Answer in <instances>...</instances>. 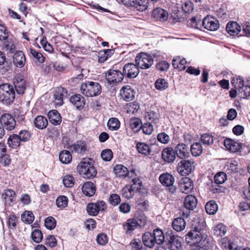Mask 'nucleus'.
Instances as JSON below:
<instances>
[{
  "label": "nucleus",
  "mask_w": 250,
  "mask_h": 250,
  "mask_svg": "<svg viewBox=\"0 0 250 250\" xmlns=\"http://www.w3.org/2000/svg\"><path fill=\"white\" fill-rule=\"evenodd\" d=\"M192 229L189 232H196L205 233L206 229V223L202 218H195L192 224Z\"/></svg>",
  "instance_id": "nucleus-21"
},
{
  "label": "nucleus",
  "mask_w": 250,
  "mask_h": 250,
  "mask_svg": "<svg viewBox=\"0 0 250 250\" xmlns=\"http://www.w3.org/2000/svg\"><path fill=\"white\" fill-rule=\"evenodd\" d=\"M224 145L227 149L232 152H237L241 148V146L239 143L229 138L224 140Z\"/></svg>",
  "instance_id": "nucleus-25"
},
{
  "label": "nucleus",
  "mask_w": 250,
  "mask_h": 250,
  "mask_svg": "<svg viewBox=\"0 0 250 250\" xmlns=\"http://www.w3.org/2000/svg\"><path fill=\"white\" fill-rule=\"evenodd\" d=\"M165 245L169 250H181L182 247L181 239L172 232L166 233Z\"/></svg>",
  "instance_id": "nucleus-7"
},
{
  "label": "nucleus",
  "mask_w": 250,
  "mask_h": 250,
  "mask_svg": "<svg viewBox=\"0 0 250 250\" xmlns=\"http://www.w3.org/2000/svg\"><path fill=\"white\" fill-rule=\"evenodd\" d=\"M139 67L133 63H128L125 65L123 68V74L124 77L128 78H136L139 73Z\"/></svg>",
  "instance_id": "nucleus-14"
},
{
  "label": "nucleus",
  "mask_w": 250,
  "mask_h": 250,
  "mask_svg": "<svg viewBox=\"0 0 250 250\" xmlns=\"http://www.w3.org/2000/svg\"><path fill=\"white\" fill-rule=\"evenodd\" d=\"M21 141L18 134H12L10 135L7 140V144L8 146L12 148H17L19 147Z\"/></svg>",
  "instance_id": "nucleus-34"
},
{
  "label": "nucleus",
  "mask_w": 250,
  "mask_h": 250,
  "mask_svg": "<svg viewBox=\"0 0 250 250\" xmlns=\"http://www.w3.org/2000/svg\"><path fill=\"white\" fill-rule=\"evenodd\" d=\"M137 10L144 11L150 7V4L148 0H136L133 5Z\"/></svg>",
  "instance_id": "nucleus-41"
},
{
  "label": "nucleus",
  "mask_w": 250,
  "mask_h": 250,
  "mask_svg": "<svg viewBox=\"0 0 250 250\" xmlns=\"http://www.w3.org/2000/svg\"><path fill=\"white\" fill-rule=\"evenodd\" d=\"M130 246L132 250H141V249L144 247L143 246L141 241L137 239L132 240L130 243Z\"/></svg>",
  "instance_id": "nucleus-59"
},
{
  "label": "nucleus",
  "mask_w": 250,
  "mask_h": 250,
  "mask_svg": "<svg viewBox=\"0 0 250 250\" xmlns=\"http://www.w3.org/2000/svg\"><path fill=\"white\" fill-rule=\"evenodd\" d=\"M45 227L50 229H53L56 226V220L53 217H48L44 220Z\"/></svg>",
  "instance_id": "nucleus-53"
},
{
  "label": "nucleus",
  "mask_w": 250,
  "mask_h": 250,
  "mask_svg": "<svg viewBox=\"0 0 250 250\" xmlns=\"http://www.w3.org/2000/svg\"><path fill=\"white\" fill-rule=\"evenodd\" d=\"M122 196L126 199H131L134 195V191L129 185L125 186L122 190Z\"/></svg>",
  "instance_id": "nucleus-47"
},
{
  "label": "nucleus",
  "mask_w": 250,
  "mask_h": 250,
  "mask_svg": "<svg viewBox=\"0 0 250 250\" xmlns=\"http://www.w3.org/2000/svg\"><path fill=\"white\" fill-rule=\"evenodd\" d=\"M146 223V217L143 213L135 214V216L130 218L123 224V229L126 234L130 235L138 228L144 227Z\"/></svg>",
  "instance_id": "nucleus-1"
},
{
  "label": "nucleus",
  "mask_w": 250,
  "mask_h": 250,
  "mask_svg": "<svg viewBox=\"0 0 250 250\" xmlns=\"http://www.w3.org/2000/svg\"><path fill=\"white\" fill-rule=\"evenodd\" d=\"M30 53L33 57L36 58L39 62L43 63L45 61V57L42 55V53L36 51L34 49L31 48L30 49Z\"/></svg>",
  "instance_id": "nucleus-60"
},
{
  "label": "nucleus",
  "mask_w": 250,
  "mask_h": 250,
  "mask_svg": "<svg viewBox=\"0 0 250 250\" xmlns=\"http://www.w3.org/2000/svg\"><path fill=\"white\" fill-rule=\"evenodd\" d=\"M193 185L192 181L188 177L182 179L180 185V188L182 192L188 193L193 189Z\"/></svg>",
  "instance_id": "nucleus-27"
},
{
  "label": "nucleus",
  "mask_w": 250,
  "mask_h": 250,
  "mask_svg": "<svg viewBox=\"0 0 250 250\" xmlns=\"http://www.w3.org/2000/svg\"><path fill=\"white\" fill-rule=\"evenodd\" d=\"M82 191L86 196H92L96 192L95 185L91 182H85L82 187Z\"/></svg>",
  "instance_id": "nucleus-30"
},
{
  "label": "nucleus",
  "mask_w": 250,
  "mask_h": 250,
  "mask_svg": "<svg viewBox=\"0 0 250 250\" xmlns=\"http://www.w3.org/2000/svg\"><path fill=\"white\" fill-rule=\"evenodd\" d=\"M59 159L62 163L67 164L71 161L72 156L69 151L64 150L60 153Z\"/></svg>",
  "instance_id": "nucleus-44"
},
{
  "label": "nucleus",
  "mask_w": 250,
  "mask_h": 250,
  "mask_svg": "<svg viewBox=\"0 0 250 250\" xmlns=\"http://www.w3.org/2000/svg\"><path fill=\"white\" fill-rule=\"evenodd\" d=\"M13 83L16 91L18 94L22 95L24 93L26 88L25 80L22 76H16L13 81Z\"/></svg>",
  "instance_id": "nucleus-15"
},
{
  "label": "nucleus",
  "mask_w": 250,
  "mask_h": 250,
  "mask_svg": "<svg viewBox=\"0 0 250 250\" xmlns=\"http://www.w3.org/2000/svg\"><path fill=\"white\" fill-rule=\"evenodd\" d=\"M203 26L210 31H216L219 27L218 21L214 17L207 16L203 21Z\"/></svg>",
  "instance_id": "nucleus-16"
},
{
  "label": "nucleus",
  "mask_w": 250,
  "mask_h": 250,
  "mask_svg": "<svg viewBox=\"0 0 250 250\" xmlns=\"http://www.w3.org/2000/svg\"><path fill=\"white\" fill-rule=\"evenodd\" d=\"M79 173L83 178L90 179L95 177L97 173L91 159H84L77 166Z\"/></svg>",
  "instance_id": "nucleus-2"
},
{
  "label": "nucleus",
  "mask_w": 250,
  "mask_h": 250,
  "mask_svg": "<svg viewBox=\"0 0 250 250\" xmlns=\"http://www.w3.org/2000/svg\"><path fill=\"white\" fill-rule=\"evenodd\" d=\"M80 91L86 97H95L101 93L102 86L98 82L85 81L81 84Z\"/></svg>",
  "instance_id": "nucleus-3"
},
{
  "label": "nucleus",
  "mask_w": 250,
  "mask_h": 250,
  "mask_svg": "<svg viewBox=\"0 0 250 250\" xmlns=\"http://www.w3.org/2000/svg\"><path fill=\"white\" fill-rule=\"evenodd\" d=\"M157 140L162 144H167L170 141L169 136L165 132L159 133L157 135Z\"/></svg>",
  "instance_id": "nucleus-61"
},
{
  "label": "nucleus",
  "mask_w": 250,
  "mask_h": 250,
  "mask_svg": "<svg viewBox=\"0 0 250 250\" xmlns=\"http://www.w3.org/2000/svg\"><path fill=\"white\" fill-rule=\"evenodd\" d=\"M232 83L235 88L237 89L239 95L242 98H246L250 96V86L244 84V80L240 77L233 78Z\"/></svg>",
  "instance_id": "nucleus-9"
},
{
  "label": "nucleus",
  "mask_w": 250,
  "mask_h": 250,
  "mask_svg": "<svg viewBox=\"0 0 250 250\" xmlns=\"http://www.w3.org/2000/svg\"><path fill=\"white\" fill-rule=\"evenodd\" d=\"M152 57L146 53L141 52L135 58V62L138 66L143 69L150 68L153 64Z\"/></svg>",
  "instance_id": "nucleus-8"
},
{
  "label": "nucleus",
  "mask_w": 250,
  "mask_h": 250,
  "mask_svg": "<svg viewBox=\"0 0 250 250\" xmlns=\"http://www.w3.org/2000/svg\"><path fill=\"white\" fill-rule=\"evenodd\" d=\"M144 133L146 135H150L153 130V127L151 123H146L142 126Z\"/></svg>",
  "instance_id": "nucleus-63"
},
{
  "label": "nucleus",
  "mask_w": 250,
  "mask_h": 250,
  "mask_svg": "<svg viewBox=\"0 0 250 250\" xmlns=\"http://www.w3.org/2000/svg\"><path fill=\"white\" fill-rule=\"evenodd\" d=\"M15 98V91L13 85L5 83L0 85V102L9 105Z\"/></svg>",
  "instance_id": "nucleus-4"
},
{
  "label": "nucleus",
  "mask_w": 250,
  "mask_h": 250,
  "mask_svg": "<svg viewBox=\"0 0 250 250\" xmlns=\"http://www.w3.org/2000/svg\"><path fill=\"white\" fill-rule=\"evenodd\" d=\"M213 231L214 235L217 236H223L226 233V227L222 224H219L214 228Z\"/></svg>",
  "instance_id": "nucleus-49"
},
{
  "label": "nucleus",
  "mask_w": 250,
  "mask_h": 250,
  "mask_svg": "<svg viewBox=\"0 0 250 250\" xmlns=\"http://www.w3.org/2000/svg\"><path fill=\"white\" fill-rule=\"evenodd\" d=\"M155 86L157 89L163 91L168 87V83L164 79L160 78L155 82Z\"/></svg>",
  "instance_id": "nucleus-50"
},
{
  "label": "nucleus",
  "mask_w": 250,
  "mask_h": 250,
  "mask_svg": "<svg viewBox=\"0 0 250 250\" xmlns=\"http://www.w3.org/2000/svg\"><path fill=\"white\" fill-rule=\"evenodd\" d=\"M18 221V218L14 214H10L8 218V224L9 227L12 229L16 228L17 223Z\"/></svg>",
  "instance_id": "nucleus-62"
},
{
  "label": "nucleus",
  "mask_w": 250,
  "mask_h": 250,
  "mask_svg": "<svg viewBox=\"0 0 250 250\" xmlns=\"http://www.w3.org/2000/svg\"><path fill=\"white\" fill-rule=\"evenodd\" d=\"M161 184L166 187V191L170 195H175L177 192L176 186L174 185L175 178L170 173L165 172L161 174L159 178Z\"/></svg>",
  "instance_id": "nucleus-6"
},
{
  "label": "nucleus",
  "mask_w": 250,
  "mask_h": 250,
  "mask_svg": "<svg viewBox=\"0 0 250 250\" xmlns=\"http://www.w3.org/2000/svg\"><path fill=\"white\" fill-rule=\"evenodd\" d=\"M56 202L58 208H64L67 206L68 199L65 196H60L57 198Z\"/></svg>",
  "instance_id": "nucleus-55"
},
{
  "label": "nucleus",
  "mask_w": 250,
  "mask_h": 250,
  "mask_svg": "<svg viewBox=\"0 0 250 250\" xmlns=\"http://www.w3.org/2000/svg\"><path fill=\"white\" fill-rule=\"evenodd\" d=\"M145 117L146 120L150 121L154 124L159 122V114L153 111L149 110L146 112Z\"/></svg>",
  "instance_id": "nucleus-43"
},
{
  "label": "nucleus",
  "mask_w": 250,
  "mask_h": 250,
  "mask_svg": "<svg viewBox=\"0 0 250 250\" xmlns=\"http://www.w3.org/2000/svg\"><path fill=\"white\" fill-rule=\"evenodd\" d=\"M34 123L37 128L43 129L46 127L48 125V121L46 117L40 115L34 119Z\"/></svg>",
  "instance_id": "nucleus-38"
},
{
  "label": "nucleus",
  "mask_w": 250,
  "mask_h": 250,
  "mask_svg": "<svg viewBox=\"0 0 250 250\" xmlns=\"http://www.w3.org/2000/svg\"><path fill=\"white\" fill-rule=\"evenodd\" d=\"M63 183L65 187H72L74 185V178L70 175H66L63 179Z\"/></svg>",
  "instance_id": "nucleus-64"
},
{
  "label": "nucleus",
  "mask_w": 250,
  "mask_h": 250,
  "mask_svg": "<svg viewBox=\"0 0 250 250\" xmlns=\"http://www.w3.org/2000/svg\"><path fill=\"white\" fill-rule=\"evenodd\" d=\"M151 233L153 237L155 244H157L160 245L163 243L164 241L165 242L166 236H164L163 232L160 229H154Z\"/></svg>",
  "instance_id": "nucleus-35"
},
{
  "label": "nucleus",
  "mask_w": 250,
  "mask_h": 250,
  "mask_svg": "<svg viewBox=\"0 0 250 250\" xmlns=\"http://www.w3.org/2000/svg\"><path fill=\"white\" fill-rule=\"evenodd\" d=\"M120 94L125 101L128 102L134 98L135 92L130 85H127L121 89Z\"/></svg>",
  "instance_id": "nucleus-20"
},
{
  "label": "nucleus",
  "mask_w": 250,
  "mask_h": 250,
  "mask_svg": "<svg viewBox=\"0 0 250 250\" xmlns=\"http://www.w3.org/2000/svg\"><path fill=\"white\" fill-rule=\"evenodd\" d=\"M101 157L104 161H110L113 158V153L110 149H106L102 151Z\"/></svg>",
  "instance_id": "nucleus-56"
},
{
  "label": "nucleus",
  "mask_w": 250,
  "mask_h": 250,
  "mask_svg": "<svg viewBox=\"0 0 250 250\" xmlns=\"http://www.w3.org/2000/svg\"><path fill=\"white\" fill-rule=\"evenodd\" d=\"M21 219L23 222L31 224L34 220V216L31 212L25 211L21 215Z\"/></svg>",
  "instance_id": "nucleus-57"
},
{
  "label": "nucleus",
  "mask_w": 250,
  "mask_h": 250,
  "mask_svg": "<svg viewBox=\"0 0 250 250\" xmlns=\"http://www.w3.org/2000/svg\"><path fill=\"white\" fill-rule=\"evenodd\" d=\"M227 180V175L224 172L216 173L214 176V182L217 184H222Z\"/></svg>",
  "instance_id": "nucleus-52"
},
{
  "label": "nucleus",
  "mask_w": 250,
  "mask_h": 250,
  "mask_svg": "<svg viewBox=\"0 0 250 250\" xmlns=\"http://www.w3.org/2000/svg\"><path fill=\"white\" fill-rule=\"evenodd\" d=\"M69 148L72 152L83 154L87 150V146L85 142L78 141L70 146Z\"/></svg>",
  "instance_id": "nucleus-23"
},
{
  "label": "nucleus",
  "mask_w": 250,
  "mask_h": 250,
  "mask_svg": "<svg viewBox=\"0 0 250 250\" xmlns=\"http://www.w3.org/2000/svg\"><path fill=\"white\" fill-rule=\"evenodd\" d=\"M31 238L33 241L37 243L41 242L43 238L41 230L38 229H34L31 233Z\"/></svg>",
  "instance_id": "nucleus-51"
},
{
  "label": "nucleus",
  "mask_w": 250,
  "mask_h": 250,
  "mask_svg": "<svg viewBox=\"0 0 250 250\" xmlns=\"http://www.w3.org/2000/svg\"><path fill=\"white\" fill-rule=\"evenodd\" d=\"M176 153L174 149L171 147L164 148L162 152V157L163 160L167 163L173 162L176 158Z\"/></svg>",
  "instance_id": "nucleus-22"
},
{
  "label": "nucleus",
  "mask_w": 250,
  "mask_h": 250,
  "mask_svg": "<svg viewBox=\"0 0 250 250\" xmlns=\"http://www.w3.org/2000/svg\"><path fill=\"white\" fill-rule=\"evenodd\" d=\"M15 194V192L12 189H7L4 190V192L2 195V197L6 205L10 206L11 205L14 201Z\"/></svg>",
  "instance_id": "nucleus-32"
},
{
  "label": "nucleus",
  "mask_w": 250,
  "mask_h": 250,
  "mask_svg": "<svg viewBox=\"0 0 250 250\" xmlns=\"http://www.w3.org/2000/svg\"><path fill=\"white\" fill-rule=\"evenodd\" d=\"M197 205V199L192 195H188L186 197L184 201V207L189 210H193Z\"/></svg>",
  "instance_id": "nucleus-26"
},
{
  "label": "nucleus",
  "mask_w": 250,
  "mask_h": 250,
  "mask_svg": "<svg viewBox=\"0 0 250 250\" xmlns=\"http://www.w3.org/2000/svg\"><path fill=\"white\" fill-rule=\"evenodd\" d=\"M168 14L167 12L161 8H156L152 13V17L155 20L160 21H165L168 18Z\"/></svg>",
  "instance_id": "nucleus-24"
},
{
  "label": "nucleus",
  "mask_w": 250,
  "mask_h": 250,
  "mask_svg": "<svg viewBox=\"0 0 250 250\" xmlns=\"http://www.w3.org/2000/svg\"><path fill=\"white\" fill-rule=\"evenodd\" d=\"M174 151L177 157L181 159H186L189 156L188 147L183 143L177 144L174 148Z\"/></svg>",
  "instance_id": "nucleus-18"
},
{
  "label": "nucleus",
  "mask_w": 250,
  "mask_h": 250,
  "mask_svg": "<svg viewBox=\"0 0 250 250\" xmlns=\"http://www.w3.org/2000/svg\"><path fill=\"white\" fill-rule=\"evenodd\" d=\"M105 76L108 83L115 84L121 82L124 79V74L119 70L110 69L105 74Z\"/></svg>",
  "instance_id": "nucleus-11"
},
{
  "label": "nucleus",
  "mask_w": 250,
  "mask_h": 250,
  "mask_svg": "<svg viewBox=\"0 0 250 250\" xmlns=\"http://www.w3.org/2000/svg\"><path fill=\"white\" fill-rule=\"evenodd\" d=\"M226 30L230 35L235 36L240 32L241 27L236 22L231 21L227 24Z\"/></svg>",
  "instance_id": "nucleus-31"
},
{
  "label": "nucleus",
  "mask_w": 250,
  "mask_h": 250,
  "mask_svg": "<svg viewBox=\"0 0 250 250\" xmlns=\"http://www.w3.org/2000/svg\"><path fill=\"white\" fill-rule=\"evenodd\" d=\"M189 160L182 159L178 163L177 169L179 173L182 176H186L191 173L194 170V166Z\"/></svg>",
  "instance_id": "nucleus-10"
},
{
  "label": "nucleus",
  "mask_w": 250,
  "mask_h": 250,
  "mask_svg": "<svg viewBox=\"0 0 250 250\" xmlns=\"http://www.w3.org/2000/svg\"><path fill=\"white\" fill-rule=\"evenodd\" d=\"M187 63L185 59H181L179 56L176 57L172 60L173 66L181 71L185 69Z\"/></svg>",
  "instance_id": "nucleus-40"
},
{
  "label": "nucleus",
  "mask_w": 250,
  "mask_h": 250,
  "mask_svg": "<svg viewBox=\"0 0 250 250\" xmlns=\"http://www.w3.org/2000/svg\"><path fill=\"white\" fill-rule=\"evenodd\" d=\"M67 96L66 89L62 87H57L54 91V103L56 105L61 106L63 104V100Z\"/></svg>",
  "instance_id": "nucleus-19"
},
{
  "label": "nucleus",
  "mask_w": 250,
  "mask_h": 250,
  "mask_svg": "<svg viewBox=\"0 0 250 250\" xmlns=\"http://www.w3.org/2000/svg\"><path fill=\"white\" fill-rule=\"evenodd\" d=\"M205 209L208 214H214L218 210V206L215 201L211 200L207 202Z\"/></svg>",
  "instance_id": "nucleus-42"
},
{
  "label": "nucleus",
  "mask_w": 250,
  "mask_h": 250,
  "mask_svg": "<svg viewBox=\"0 0 250 250\" xmlns=\"http://www.w3.org/2000/svg\"><path fill=\"white\" fill-rule=\"evenodd\" d=\"M114 172L117 177H133L135 175V170L134 169L128 171V169L122 165H117L114 168Z\"/></svg>",
  "instance_id": "nucleus-17"
},
{
  "label": "nucleus",
  "mask_w": 250,
  "mask_h": 250,
  "mask_svg": "<svg viewBox=\"0 0 250 250\" xmlns=\"http://www.w3.org/2000/svg\"><path fill=\"white\" fill-rule=\"evenodd\" d=\"M234 244L226 237L222 238L220 241V246L223 250H232Z\"/></svg>",
  "instance_id": "nucleus-45"
},
{
  "label": "nucleus",
  "mask_w": 250,
  "mask_h": 250,
  "mask_svg": "<svg viewBox=\"0 0 250 250\" xmlns=\"http://www.w3.org/2000/svg\"><path fill=\"white\" fill-rule=\"evenodd\" d=\"M70 102L74 105L77 108H83L85 104L84 98L80 94H75L70 98Z\"/></svg>",
  "instance_id": "nucleus-28"
},
{
  "label": "nucleus",
  "mask_w": 250,
  "mask_h": 250,
  "mask_svg": "<svg viewBox=\"0 0 250 250\" xmlns=\"http://www.w3.org/2000/svg\"><path fill=\"white\" fill-rule=\"evenodd\" d=\"M0 122L2 126L7 130H13L16 125V122L13 116L8 113H5L1 115Z\"/></svg>",
  "instance_id": "nucleus-12"
},
{
  "label": "nucleus",
  "mask_w": 250,
  "mask_h": 250,
  "mask_svg": "<svg viewBox=\"0 0 250 250\" xmlns=\"http://www.w3.org/2000/svg\"><path fill=\"white\" fill-rule=\"evenodd\" d=\"M136 148L139 153L146 156L149 155L151 152L149 146L145 143H137Z\"/></svg>",
  "instance_id": "nucleus-37"
},
{
  "label": "nucleus",
  "mask_w": 250,
  "mask_h": 250,
  "mask_svg": "<svg viewBox=\"0 0 250 250\" xmlns=\"http://www.w3.org/2000/svg\"><path fill=\"white\" fill-rule=\"evenodd\" d=\"M106 208L105 203L103 201H100L95 203H89L87 206L86 210L90 215L96 216L99 211L104 210Z\"/></svg>",
  "instance_id": "nucleus-13"
},
{
  "label": "nucleus",
  "mask_w": 250,
  "mask_h": 250,
  "mask_svg": "<svg viewBox=\"0 0 250 250\" xmlns=\"http://www.w3.org/2000/svg\"><path fill=\"white\" fill-rule=\"evenodd\" d=\"M48 117L50 122L53 125H58L61 123V116L56 110L50 111L48 113Z\"/></svg>",
  "instance_id": "nucleus-33"
},
{
  "label": "nucleus",
  "mask_w": 250,
  "mask_h": 250,
  "mask_svg": "<svg viewBox=\"0 0 250 250\" xmlns=\"http://www.w3.org/2000/svg\"><path fill=\"white\" fill-rule=\"evenodd\" d=\"M186 242L192 246L201 245L206 244L209 246V239L207 238L205 233L189 232L186 236Z\"/></svg>",
  "instance_id": "nucleus-5"
},
{
  "label": "nucleus",
  "mask_w": 250,
  "mask_h": 250,
  "mask_svg": "<svg viewBox=\"0 0 250 250\" xmlns=\"http://www.w3.org/2000/svg\"><path fill=\"white\" fill-rule=\"evenodd\" d=\"M190 151L193 156H198L203 152V147L199 143H195L191 146Z\"/></svg>",
  "instance_id": "nucleus-46"
},
{
  "label": "nucleus",
  "mask_w": 250,
  "mask_h": 250,
  "mask_svg": "<svg viewBox=\"0 0 250 250\" xmlns=\"http://www.w3.org/2000/svg\"><path fill=\"white\" fill-rule=\"evenodd\" d=\"M26 61L25 57L22 51L17 52L13 56V62L18 67L24 66Z\"/></svg>",
  "instance_id": "nucleus-29"
},
{
  "label": "nucleus",
  "mask_w": 250,
  "mask_h": 250,
  "mask_svg": "<svg viewBox=\"0 0 250 250\" xmlns=\"http://www.w3.org/2000/svg\"><path fill=\"white\" fill-rule=\"evenodd\" d=\"M186 226V221L181 217L175 218L172 222V227L173 229L178 232H180L184 230Z\"/></svg>",
  "instance_id": "nucleus-36"
},
{
  "label": "nucleus",
  "mask_w": 250,
  "mask_h": 250,
  "mask_svg": "<svg viewBox=\"0 0 250 250\" xmlns=\"http://www.w3.org/2000/svg\"><path fill=\"white\" fill-rule=\"evenodd\" d=\"M18 135L22 142H27L31 138V133L27 130H21Z\"/></svg>",
  "instance_id": "nucleus-58"
},
{
  "label": "nucleus",
  "mask_w": 250,
  "mask_h": 250,
  "mask_svg": "<svg viewBox=\"0 0 250 250\" xmlns=\"http://www.w3.org/2000/svg\"><path fill=\"white\" fill-rule=\"evenodd\" d=\"M201 140L204 145L210 146L213 143V137L208 134H204L201 136Z\"/></svg>",
  "instance_id": "nucleus-54"
},
{
  "label": "nucleus",
  "mask_w": 250,
  "mask_h": 250,
  "mask_svg": "<svg viewBox=\"0 0 250 250\" xmlns=\"http://www.w3.org/2000/svg\"><path fill=\"white\" fill-rule=\"evenodd\" d=\"M120 126V123L119 120L116 118L110 119L107 123V126L110 130H117Z\"/></svg>",
  "instance_id": "nucleus-48"
},
{
  "label": "nucleus",
  "mask_w": 250,
  "mask_h": 250,
  "mask_svg": "<svg viewBox=\"0 0 250 250\" xmlns=\"http://www.w3.org/2000/svg\"><path fill=\"white\" fill-rule=\"evenodd\" d=\"M142 240L144 244L148 248H153L155 245L151 232H146L142 236Z\"/></svg>",
  "instance_id": "nucleus-39"
}]
</instances>
